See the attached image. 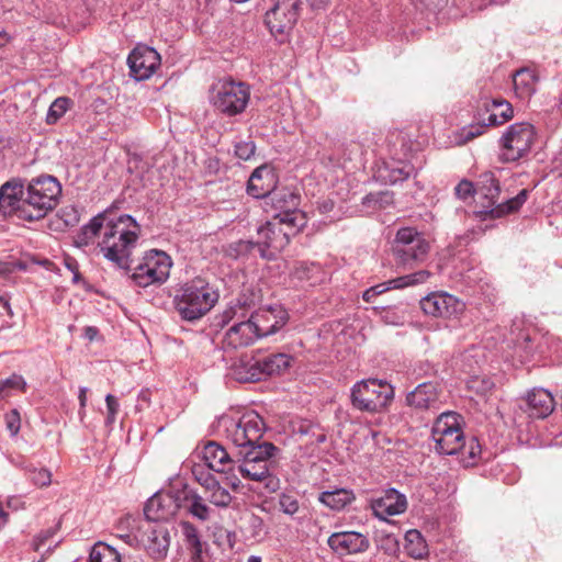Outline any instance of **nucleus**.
<instances>
[{
    "label": "nucleus",
    "instance_id": "9d476101",
    "mask_svg": "<svg viewBox=\"0 0 562 562\" xmlns=\"http://www.w3.org/2000/svg\"><path fill=\"white\" fill-rule=\"evenodd\" d=\"M225 432L227 439L236 447L250 450L261 445L259 441L265 432V423L258 414L251 412L237 420L228 419Z\"/></svg>",
    "mask_w": 562,
    "mask_h": 562
},
{
    "label": "nucleus",
    "instance_id": "20e7f679",
    "mask_svg": "<svg viewBox=\"0 0 562 562\" xmlns=\"http://www.w3.org/2000/svg\"><path fill=\"white\" fill-rule=\"evenodd\" d=\"M212 105L227 116L240 114L250 100L249 86L241 81L221 80L213 86L210 97Z\"/></svg>",
    "mask_w": 562,
    "mask_h": 562
},
{
    "label": "nucleus",
    "instance_id": "f8f14e48",
    "mask_svg": "<svg viewBox=\"0 0 562 562\" xmlns=\"http://www.w3.org/2000/svg\"><path fill=\"white\" fill-rule=\"evenodd\" d=\"M280 449L271 442H262L255 449L247 450L237 470L244 479L261 482L268 476L270 467Z\"/></svg>",
    "mask_w": 562,
    "mask_h": 562
},
{
    "label": "nucleus",
    "instance_id": "6e6d98bb",
    "mask_svg": "<svg viewBox=\"0 0 562 562\" xmlns=\"http://www.w3.org/2000/svg\"><path fill=\"white\" fill-rule=\"evenodd\" d=\"M105 403H106V409H108L105 424L112 425L115 422V416L119 412L120 405H119L116 397L112 394H108L105 396Z\"/></svg>",
    "mask_w": 562,
    "mask_h": 562
},
{
    "label": "nucleus",
    "instance_id": "4468645a",
    "mask_svg": "<svg viewBox=\"0 0 562 562\" xmlns=\"http://www.w3.org/2000/svg\"><path fill=\"white\" fill-rule=\"evenodd\" d=\"M181 507V491L156 493L147 501L144 514L148 522H158L170 519Z\"/></svg>",
    "mask_w": 562,
    "mask_h": 562
},
{
    "label": "nucleus",
    "instance_id": "680f3d73",
    "mask_svg": "<svg viewBox=\"0 0 562 562\" xmlns=\"http://www.w3.org/2000/svg\"><path fill=\"white\" fill-rule=\"evenodd\" d=\"M87 393H88V387L86 386H81L79 389V395H78V398H79V404H80V408H79V416L80 418L82 419L86 415V406H87Z\"/></svg>",
    "mask_w": 562,
    "mask_h": 562
},
{
    "label": "nucleus",
    "instance_id": "a211bd4d",
    "mask_svg": "<svg viewBox=\"0 0 562 562\" xmlns=\"http://www.w3.org/2000/svg\"><path fill=\"white\" fill-rule=\"evenodd\" d=\"M327 544L338 555H351L368 551L370 540L367 535L346 530L331 533L327 539Z\"/></svg>",
    "mask_w": 562,
    "mask_h": 562
},
{
    "label": "nucleus",
    "instance_id": "4be33fe9",
    "mask_svg": "<svg viewBox=\"0 0 562 562\" xmlns=\"http://www.w3.org/2000/svg\"><path fill=\"white\" fill-rule=\"evenodd\" d=\"M276 189V176L273 171L266 167H258L251 173L248 184L247 193L256 199L270 198Z\"/></svg>",
    "mask_w": 562,
    "mask_h": 562
},
{
    "label": "nucleus",
    "instance_id": "e433bc0d",
    "mask_svg": "<svg viewBox=\"0 0 562 562\" xmlns=\"http://www.w3.org/2000/svg\"><path fill=\"white\" fill-rule=\"evenodd\" d=\"M88 562H121V555L112 546L99 541L90 549Z\"/></svg>",
    "mask_w": 562,
    "mask_h": 562
},
{
    "label": "nucleus",
    "instance_id": "6ab92c4d",
    "mask_svg": "<svg viewBox=\"0 0 562 562\" xmlns=\"http://www.w3.org/2000/svg\"><path fill=\"white\" fill-rule=\"evenodd\" d=\"M139 541L153 559L161 560L170 546L168 528L162 524L147 522L142 529Z\"/></svg>",
    "mask_w": 562,
    "mask_h": 562
},
{
    "label": "nucleus",
    "instance_id": "79ce46f5",
    "mask_svg": "<svg viewBox=\"0 0 562 562\" xmlns=\"http://www.w3.org/2000/svg\"><path fill=\"white\" fill-rule=\"evenodd\" d=\"M70 99L66 97L57 98L49 106L46 122L48 124H55L67 111Z\"/></svg>",
    "mask_w": 562,
    "mask_h": 562
},
{
    "label": "nucleus",
    "instance_id": "393cba45",
    "mask_svg": "<svg viewBox=\"0 0 562 562\" xmlns=\"http://www.w3.org/2000/svg\"><path fill=\"white\" fill-rule=\"evenodd\" d=\"M257 338L258 334L249 317L247 321L237 322L226 331L224 344L236 349L252 344Z\"/></svg>",
    "mask_w": 562,
    "mask_h": 562
},
{
    "label": "nucleus",
    "instance_id": "c85d7f7f",
    "mask_svg": "<svg viewBox=\"0 0 562 562\" xmlns=\"http://www.w3.org/2000/svg\"><path fill=\"white\" fill-rule=\"evenodd\" d=\"M182 507L194 518L201 521H207L211 518L212 509L206 504L205 498L195 490L181 491Z\"/></svg>",
    "mask_w": 562,
    "mask_h": 562
},
{
    "label": "nucleus",
    "instance_id": "69168bd1",
    "mask_svg": "<svg viewBox=\"0 0 562 562\" xmlns=\"http://www.w3.org/2000/svg\"><path fill=\"white\" fill-rule=\"evenodd\" d=\"M266 487L272 492H274L279 487V480L272 475H270V472L268 473V476L265 479Z\"/></svg>",
    "mask_w": 562,
    "mask_h": 562
},
{
    "label": "nucleus",
    "instance_id": "a19ab883",
    "mask_svg": "<svg viewBox=\"0 0 562 562\" xmlns=\"http://www.w3.org/2000/svg\"><path fill=\"white\" fill-rule=\"evenodd\" d=\"M493 106L501 109L499 113H491L488 115V125H501L512 119L513 109L512 105L504 100H494Z\"/></svg>",
    "mask_w": 562,
    "mask_h": 562
},
{
    "label": "nucleus",
    "instance_id": "b1692460",
    "mask_svg": "<svg viewBox=\"0 0 562 562\" xmlns=\"http://www.w3.org/2000/svg\"><path fill=\"white\" fill-rule=\"evenodd\" d=\"M202 459L210 470L218 473H228L234 467V461L226 449L215 441H209L201 451Z\"/></svg>",
    "mask_w": 562,
    "mask_h": 562
},
{
    "label": "nucleus",
    "instance_id": "58836bf2",
    "mask_svg": "<svg viewBox=\"0 0 562 562\" xmlns=\"http://www.w3.org/2000/svg\"><path fill=\"white\" fill-rule=\"evenodd\" d=\"M207 501L216 507H228L233 501L231 493L220 482L206 493Z\"/></svg>",
    "mask_w": 562,
    "mask_h": 562
},
{
    "label": "nucleus",
    "instance_id": "4d7b16f0",
    "mask_svg": "<svg viewBox=\"0 0 562 562\" xmlns=\"http://www.w3.org/2000/svg\"><path fill=\"white\" fill-rule=\"evenodd\" d=\"M490 126L488 123L484 124H473L470 125L462 131V137L464 142L472 140L473 138L482 135L485 132V128Z\"/></svg>",
    "mask_w": 562,
    "mask_h": 562
},
{
    "label": "nucleus",
    "instance_id": "09e8293b",
    "mask_svg": "<svg viewBox=\"0 0 562 562\" xmlns=\"http://www.w3.org/2000/svg\"><path fill=\"white\" fill-rule=\"evenodd\" d=\"M192 473L195 480L204 487L205 493L218 482L213 474L204 471L201 467H194Z\"/></svg>",
    "mask_w": 562,
    "mask_h": 562
},
{
    "label": "nucleus",
    "instance_id": "423d86ee",
    "mask_svg": "<svg viewBox=\"0 0 562 562\" xmlns=\"http://www.w3.org/2000/svg\"><path fill=\"white\" fill-rule=\"evenodd\" d=\"M499 193V182L495 175L492 171L481 173L476 182V195L487 201V207L493 206L490 211H486L492 217H501L518 211L527 201L529 191L522 189L516 196L496 204Z\"/></svg>",
    "mask_w": 562,
    "mask_h": 562
},
{
    "label": "nucleus",
    "instance_id": "5701e85b",
    "mask_svg": "<svg viewBox=\"0 0 562 562\" xmlns=\"http://www.w3.org/2000/svg\"><path fill=\"white\" fill-rule=\"evenodd\" d=\"M524 409L531 418H546L554 409L553 396L544 389H533L527 394Z\"/></svg>",
    "mask_w": 562,
    "mask_h": 562
},
{
    "label": "nucleus",
    "instance_id": "774afa93",
    "mask_svg": "<svg viewBox=\"0 0 562 562\" xmlns=\"http://www.w3.org/2000/svg\"><path fill=\"white\" fill-rule=\"evenodd\" d=\"M138 401L146 404V405H149V402H150V394H149V391L148 390H143L139 395H138Z\"/></svg>",
    "mask_w": 562,
    "mask_h": 562
},
{
    "label": "nucleus",
    "instance_id": "c03bdc74",
    "mask_svg": "<svg viewBox=\"0 0 562 562\" xmlns=\"http://www.w3.org/2000/svg\"><path fill=\"white\" fill-rule=\"evenodd\" d=\"M27 477L38 487L48 486L52 482V473L45 468H29Z\"/></svg>",
    "mask_w": 562,
    "mask_h": 562
},
{
    "label": "nucleus",
    "instance_id": "39448f33",
    "mask_svg": "<svg viewBox=\"0 0 562 562\" xmlns=\"http://www.w3.org/2000/svg\"><path fill=\"white\" fill-rule=\"evenodd\" d=\"M429 251V243L413 227L400 228L392 244V252L397 267L412 268L424 261Z\"/></svg>",
    "mask_w": 562,
    "mask_h": 562
},
{
    "label": "nucleus",
    "instance_id": "c9c22d12",
    "mask_svg": "<svg viewBox=\"0 0 562 562\" xmlns=\"http://www.w3.org/2000/svg\"><path fill=\"white\" fill-rule=\"evenodd\" d=\"M405 550L407 554L414 559H422L427 553V546L422 533L412 529L405 535Z\"/></svg>",
    "mask_w": 562,
    "mask_h": 562
},
{
    "label": "nucleus",
    "instance_id": "de8ad7c7",
    "mask_svg": "<svg viewBox=\"0 0 562 562\" xmlns=\"http://www.w3.org/2000/svg\"><path fill=\"white\" fill-rule=\"evenodd\" d=\"M385 169L390 170L389 175V181L391 183H396L400 181H404L412 175L414 168L411 165H403L401 167H389L386 166Z\"/></svg>",
    "mask_w": 562,
    "mask_h": 562
},
{
    "label": "nucleus",
    "instance_id": "473e14b6",
    "mask_svg": "<svg viewBox=\"0 0 562 562\" xmlns=\"http://www.w3.org/2000/svg\"><path fill=\"white\" fill-rule=\"evenodd\" d=\"M537 81L536 72L529 68H521L513 76L515 92L521 99L535 93Z\"/></svg>",
    "mask_w": 562,
    "mask_h": 562
},
{
    "label": "nucleus",
    "instance_id": "3c124183",
    "mask_svg": "<svg viewBox=\"0 0 562 562\" xmlns=\"http://www.w3.org/2000/svg\"><path fill=\"white\" fill-rule=\"evenodd\" d=\"M317 269L316 265L302 261L294 267L293 276L299 280H310Z\"/></svg>",
    "mask_w": 562,
    "mask_h": 562
},
{
    "label": "nucleus",
    "instance_id": "bb28decb",
    "mask_svg": "<svg viewBox=\"0 0 562 562\" xmlns=\"http://www.w3.org/2000/svg\"><path fill=\"white\" fill-rule=\"evenodd\" d=\"M407 507L406 498L396 490L390 488L385 495L372 503V508L376 516H394L404 513Z\"/></svg>",
    "mask_w": 562,
    "mask_h": 562
},
{
    "label": "nucleus",
    "instance_id": "9b49d317",
    "mask_svg": "<svg viewBox=\"0 0 562 562\" xmlns=\"http://www.w3.org/2000/svg\"><path fill=\"white\" fill-rule=\"evenodd\" d=\"M535 140V130L529 123H515L507 127L501 138V158L505 162L517 161L527 155Z\"/></svg>",
    "mask_w": 562,
    "mask_h": 562
},
{
    "label": "nucleus",
    "instance_id": "f704fd0d",
    "mask_svg": "<svg viewBox=\"0 0 562 562\" xmlns=\"http://www.w3.org/2000/svg\"><path fill=\"white\" fill-rule=\"evenodd\" d=\"M269 200L279 212L297 209L300 196L288 189H274Z\"/></svg>",
    "mask_w": 562,
    "mask_h": 562
},
{
    "label": "nucleus",
    "instance_id": "7c9ffc66",
    "mask_svg": "<svg viewBox=\"0 0 562 562\" xmlns=\"http://www.w3.org/2000/svg\"><path fill=\"white\" fill-rule=\"evenodd\" d=\"M291 361L292 357L286 353H270L268 356L259 357L262 379L265 376L285 372L290 368Z\"/></svg>",
    "mask_w": 562,
    "mask_h": 562
},
{
    "label": "nucleus",
    "instance_id": "cd10ccee",
    "mask_svg": "<svg viewBox=\"0 0 562 562\" xmlns=\"http://www.w3.org/2000/svg\"><path fill=\"white\" fill-rule=\"evenodd\" d=\"M235 380L239 382H255L262 379L259 357L243 355L231 368Z\"/></svg>",
    "mask_w": 562,
    "mask_h": 562
},
{
    "label": "nucleus",
    "instance_id": "aec40b11",
    "mask_svg": "<svg viewBox=\"0 0 562 562\" xmlns=\"http://www.w3.org/2000/svg\"><path fill=\"white\" fill-rule=\"evenodd\" d=\"M127 64L136 80H145L160 65V55L149 46L138 45L128 55Z\"/></svg>",
    "mask_w": 562,
    "mask_h": 562
},
{
    "label": "nucleus",
    "instance_id": "338daca9",
    "mask_svg": "<svg viewBox=\"0 0 562 562\" xmlns=\"http://www.w3.org/2000/svg\"><path fill=\"white\" fill-rule=\"evenodd\" d=\"M226 480H227V484L234 490V491H237L239 490L241 483H240V480L236 476V475H232V476H226Z\"/></svg>",
    "mask_w": 562,
    "mask_h": 562
},
{
    "label": "nucleus",
    "instance_id": "5fc2aeb1",
    "mask_svg": "<svg viewBox=\"0 0 562 562\" xmlns=\"http://www.w3.org/2000/svg\"><path fill=\"white\" fill-rule=\"evenodd\" d=\"M456 195L461 200H467L468 198L476 194V187L471 181L462 180L454 188Z\"/></svg>",
    "mask_w": 562,
    "mask_h": 562
},
{
    "label": "nucleus",
    "instance_id": "dca6fc26",
    "mask_svg": "<svg viewBox=\"0 0 562 562\" xmlns=\"http://www.w3.org/2000/svg\"><path fill=\"white\" fill-rule=\"evenodd\" d=\"M250 319L260 338L279 331L288 323L289 314L281 305H272L251 313Z\"/></svg>",
    "mask_w": 562,
    "mask_h": 562
},
{
    "label": "nucleus",
    "instance_id": "37998d69",
    "mask_svg": "<svg viewBox=\"0 0 562 562\" xmlns=\"http://www.w3.org/2000/svg\"><path fill=\"white\" fill-rule=\"evenodd\" d=\"M246 301L238 300L236 304L228 306L222 314V325L228 324L231 321H243L247 315L245 311Z\"/></svg>",
    "mask_w": 562,
    "mask_h": 562
},
{
    "label": "nucleus",
    "instance_id": "2f4dec72",
    "mask_svg": "<svg viewBox=\"0 0 562 562\" xmlns=\"http://www.w3.org/2000/svg\"><path fill=\"white\" fill-rule=\"evenodd\" d=\"M181 532L183 535L186 544L191 553L192 562H204L203 561V542L200 539L196 527L187 520L180 522Z\"/></svg>",
    "mask_w": 562,
    "mask_h": 562
},
{
    "label": "nucleus",
    "instance_id": "1a4fd4ad",
    "mask_svg": "<svg viewBox=\"0 0 562 562\" xmlns=\"http://www.w3.org/2000/svg\"><path fill=\"white\" fill-rule=\"evenodd\" d=\"M171 266V259L165 251L151 249L145 252L130 278L142 288L161 284L168 279Z\"/></svg>",
    "mask_w": 562,
    "mask_h": 562
},
{
    "label": "nucleus",
    "instance_id": "13d9d810",
    "mask_svg": "<svg viewBox=\"0 0 562 562\" xmlns=\"http://www.w3.org/2000/svg\"><path fill=\"white\" fill-rule=\"evenodd\" d=\"M462 450L467 451L471 460H475L482 451L481 445L476 438H471L468 446L464 443V448H462Z\"/></svg>",
    "mask_w": 562,
    "mask_h": 562
},
{
    "label": "nucleus",
    "instance_id": "6e6552de",
    "mask_svg": "<svg viewBox=\"0 0 562 562\" xmlns=\"http://www.w3.org/2000/svg\"><path fill=\"white\" fill-rule=\"evenodd\" d=\"M393 387L376 379L356 383L351 390L353 407L364 412H379L387 406L393 398Z\"/></svg>",
    "mask_w": 562,
    "mask_h": 562
},
{
    "label": "nucleus",
    "instance_id": "052dcab7",
    "mask_svg": "<svg viewBox=\"0 0 562 562\" xmlns=\"http://www.w3.org/2000/svg\"><path fill=\"white\" fill-rule=\"evenodd\" d=\"M382 549L387 554H394L398 549V542L397 540L392 536H386Z\"/></svg>",
    "mask_w": 562,
    "mask_h": 562
},
{
    "label": "nucleus",
    "instance_id": "bf43d9fd",
    "mask_svg": "<svg viewBox=\"0 0 562 562\" xmlns=\"http://www.w3.org/2000/svg\"><path fill=\"white\" fill-rule=\"evenodd\" d=\"M54 536L53 529H47L40 532L33 540V548L35 551H40L45 546L46 541Z\"/></svg>",
    "mask_w": 562,
    "mask_h": 562
},
{
    "label": "nucleus",
    "instance_id": "a878e982",
    "mask_svg": "<svg viewBox=\"0 0 562 562\" xmlns=\"http://www.w3.org/2000/svg\"><path fill=\"white\" fill-rule=\"evenodd\" d=\"M406 402L417 409H435L439 403L437 386L431 382L420 383L407 394Z\"/></svg>",
    "mask_w": 562,
    "mask_h": 562
},
{
    "label": "nucleus",
    "instance_id": "2eb2a0df",
    "mask_svg": "<svg viewBox=\"0 0 562 562\" xmlns=\"http://www.w3.org/2000/svg\"><path fill=\"white\" fill-rule=\"evenodd\" d=\"M260 257L271 260L281 252L290 243L288 233L283 232L280 223L267 222L257 231Z\"/></svg>",
    "mask_w": 562,
    "mask_h": 562
},
{
    "label": "nucleus",
    "instance_id": "f3484780",
    "mask_svg": "<svg viewBox=\"0 0 562 562\" xmlns=\"http://www.w3.org/2000/svg\"><path fill=\"white\" fill-rule=\"evenodd\" d=\"M425 314L434 317H451L464 311V303L454 295L446 292H435L420 301Z\"/></svg>",
    "mask_w": 562,
    "mask_h": 562
},
{
    "label": "nucleus",
    "instance_id": "c756f323",
    "mask_svg": "<svg viewBox=\"0 0 562 562\" xmlns=\"http://www.w3.org/2000/svg\"><path fill=\"white\" fill-rule=\"evenodd\" d=\"M273 221L282 225L283 232L288 233L290 239L306 225L305 214L297 209L279 212L274 215Z\"/></svg>",
    "mask_w": 562,
    "mask_h": 562
},
{
    "label": "nucleus",
    "instance_id": "a18cd8bd",
    "mask_svg": "<svg viewBox=\"0 0 562 562\" xmlns=\"http://www.w3.org/2000/svg\"><path fill=\"white\" fill-rule=\"evenodd\" d=\"M393 203V194L384 191L378 193H370L363 198V204L373 205L379 207H385Z\"/></svg>",
    "mask_w": 562,
    "mask_h": 562
},
{
    "label": "nucleus",
    "instance_id": "0e129e2a",
    "mask_svg": "<svg viewBox=\"0 0 562 562\" xmlns=\"http://www.w3.org/2000/svg\"><path fill=\"white\" fill-rule=\"evenodd\" d=\"M371 289L374 291V294L378 296L384 292H386L390 289H394L392 284H390V280L387 282H383L380 284H376L374 286H371Z\"/></svg>",
    "mask_w": 562,
    "mask_h": 562
},
{
    "label": "nucleus",
    "instance_id": "e2e57ef3",
    "mask_svg": "<svg viewBox=\"0 0 562 562\" xmlns=\"http://www.w3.org/2000/svg\"><path fill=\"white\" fill-rule=\"evenodd\" d=\"M448 0H420V2L430 11L437 12L443 5H446Z\"/></svg>",
    "mask_w": 562,
    "mask_h": 562
},
{
    "label": "nucleus",
    "instance_id": "0eeeda50",
    "mask_svg": "<svg viewBox=\"0 0 562 562\" xmlns=\"http://www.w3.org/2000/svg\"><path fill=\"white\" fill-rule=\"evenodd\" d=\"M460 416L454 412L441 413L431 429L436 451L452 456L464 448V435L460 426Z\"/></svg>",
    "mask_w": 562,
    "mask_h": 562
},
{
    "label": "nucleus",
    "instance_id": "864d4df0",
    "mask_svg": "<svg viewBox=\"0 0 562 562\" xmlns=\"http://www.w3.org/2000/svg\"><path fill=\"white\" fill-rule=\"evenodd\" d=\"M255 150L256 145L251 140L240 142L235 146L236 156L243 160H248L249 158H251L255 154Z\"/></svg>",
    "mask_w": 562,
    "mask_h": 562
},
{
    "label": "nucleus",
    "instance_id": "49530a36",
    "mask_svg": "<svg viewBox=\"0 0 562 562\" xmlns=\"http://www.w3.org/2000/svg\"><path fill=\"white\" fill-rule=\"evenodd\" d=\"M279 506H280V509L284 514L290 515V516L297 513V510L300 508L299 501H297L296 496L293 494H290V493H282L279 496Z\"/></svg>",
    "mask_w": 562,
    "mask_h": 562
},
{
    "label": "nucleus",
    "instance_id": "412c9836",
    "mask_svg": "<svg viewBox=\"0 0 562 562\" xmlns=\"http://www.w3.org/2000/svg\"><path fill=\"white\" fill-rule=\"evenodd\" d=\"M24 195L23 180H10L0 187V214L15 215L20 218L22 199Z\"/></svg>",
    "mask_w": 562,
    "mask_h": 562
},
{
    "label": "nucleus",
    "instance_id": "f03ea898",
    "mask_svg": "<svg viewBox=\"0 0 562 562\" xmlns=\"http://www.w3.org/2000/svg\"><path fill=\"white\" fill-rule=\"evenodd\" d=\"M24 195L20 210V220L38 221L44 218L58 204L61 184L50 175H41L24 179Z\"/></svg>",
    "mask_w": 562,
    "mask_h": 562
},
{
    "label": "nucleus",
    "instance_id": "603ef678",
    "mask_svg": "<svg viewBox=\"0 0 562 562\" xmlns=\"http://www.w3.org/2000/svg\"><path fill=\"white\" fill-rule=\"evenodd\" d=\"M7 429L11 436H16L21 428V417L18 409H12L5 415Z\"/></svg>",
    "mask_w": 562,
    "mask_h": 562
},
{
    "label": "nucleus",
    "instance_id": "7ed1b4c3",
    "mask_svg": "<svg viewBox=\"0 0 562 562\" xmlns=\"http://www.w3.org/2000/svg\"><path fill=\"white\" fill-rule=\"evenodd\" d=\"M218 293L202 280H194L181 289L176 296V308L186 321H195L211 311Z\"/></svg>",
    "mask_w": 562,
    "mask_h": 562
},
{
    "label": "nucleus",
    "instance_id": "ddd939ff",
    "mask_svg": "<svg viewBox=\"0 0 562 562\" xmlns=\"http://www.w3.org/2000/svg\"><path fill=\"white\" fill-rule=\"evenodd\" d=\"M300 0H274L273 7L266 12L265 23L274 36L289 34L297 19Z\"/></svg>",
    "mask_w": 562,
    "mask_h": 562
},
{
    "label": "nucleus",
    "instance_id": "72a5a7b5",
    "mask_svg": "<svg viewBox=\"0 0 562 562\" xmlns=\"http://www.w3.org/2000/svg\"><path fill=\"white\" fill-rule=\"evenodd\" d=\"M318 501L333 510H341L355 501V494L350 490L336 488L322 492L318 496Z\"/></svg>",
    "mask_w": 562,
    "mask_h": 562
},
{
    "label": "nucleus",
    "instance_id": "ea45409f",
    "mask_svg": "<svg viewBox=\"0 0 562 562\" xmlns=\"http://www.w3.org/2000/svg\"><path fill=\"white\" fill-rule=\"evenodd\" d=\"M256 250L259 252V243H257V240L240 239L228 245L227 255L237 259L246 257Z\"/></svg>",
    "mask_w": 562,
    "mask_h": 562
},
{
    "label": "nucleus",
    "instance_id": "4c0bfd02",
    "mask_svg": "<svg viewBox=\"0 0 562 562\" xmlns=\"http://www.w3.org/2000/svg\"><path fill=\"white\" fill-rule=\"evenodd\" d=\"M429 277L430 272L428 270H419L411 274L392 279L390 280V284H392L394 289H403L409 285L424 283Z\"/></svg>",
    "mask_w": 562,
    "mask_h": 562
},
{
    "label": "nucleus",
    "instance_id": "f257e3e1",
    "mask_svg": "<svg viewBox=\"0 0 562 562\" xmlns=\"http://www.w3.org/2000/svg\"><path fill=\"white\" fill-rule=\"evenodd\" d=\"M139 234L140 227L131 215H121L112 220L105 211L81 228L80 237L85 244H89L100 236L99 247L104 258L120 269L130 270L132 251L136 247Z\"/></svg>",
    "mask_w": 562,
    "mask_h": 562
},
{
    "label": "nucleus",
    "instance_id": "8fccbe9b",
    "mask_svg": "<svg viewBox=\"0 0 562 562\" xmlns=\"http://www.w3.org/2000/svg\"><path fill=\"white\" fill-rule=\"evenodd\" d=\"M26 382L22 375L12 374L8 379L0 381V393H4L8 390H21L25 391Z\"/></svg>",
    "mask_w": 562,
    "mask_h": 562
}]
</instances>
